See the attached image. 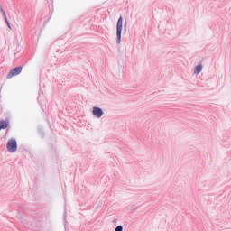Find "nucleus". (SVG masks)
Masks as SVG:
<instances>
[{"label": "nucleus", "instance_id": "9d476101", "mask_svg": "<svg viewBox=\"0 0 231 231\" xmlns=\"http://www.w3.org/2000/svg\"><path fill=\"white\" fill-rule=\"evenodd\" d=\"M9 30H12V26L10 25V23H6Z\"/></svg>", "mask_w": 231, "mask_h": 231}, {"label": "nucleus", "instance_id": "6e6552de", "mask_svg": "<svg viewBox=\"0 0 231 231\" xmlns=\"http://www.w3.org/2000/svg\"><path fill=\"white\" fill-rule=\"evenodd\" d=\"M0 10H1L2 15L4 17H6V13L5 12V9H3V6H1V5H0Z\"/></svg>", "mask_w": 231, "mask_h": 231}, {"label": "nucleus", "instance_id": "f03ea898", "mask_svg": "<svg viewBox=\"0 0 231 231\" xmlns=\"http://www.w3.org/2000/svg\"><path fill=\"white\" fill-rule=\"evenodd\" d=\"M7 151L9 152H15L17 151V141L15 139H10L7 142Z\"/></svg>", "mask_w": 231, "mask_h": 231}, {"label": "nucleus", "instance_id": "f257e3e1", "mask_svg": "<svg viewBox=\"0 0 231 231\" xmlns=\"http://www.w3.org/2000/svg\"><path fill=\"white\" fill-rule=\"evenodd\" d=\"M124 28V18L120 16L116 23V42L120 44L122 42V30Z\"/></svg>", "mask_w": 231, "mask_h": 231}, {"label": "nucleus", "instance_id": "7ed1b4c3", "mask_svg": "<svg viewBox=\"0 0 231 231\" xmlns=\"http://www.w3.org/2000/svg\"><path fill=\"white\" fill-rule=\"evenodd\" d=\"M21 71H23V67H16L10 70V72L6 76V79H12L13 77H17V75H20Z\"/></svg>", "mask_w": 231, "mask_h": 231}, {"label": "nucleus", "instance_id": "39448f33", "mask_svg": "<svg viewBox=\"0 0 231 231\" xmlns=\"http://www.w3.org/2000/svg\"><path fill=\"white\" fill-rule=\"evenodd\" d=\"M203 71V65L199 64L195 67L194 73L195 75H199Z\"/></svg>", "mask_w": 231, "mask_h": 231}, {"label": "nucleus", "instance_id": "20e7f679", "mask_svg": "<svg viewBox=\"0 0 231 231\" xmlns=\"http://www.w3.org/2000/svg\"><path fill=\"white\" fill-rule=\"evenodd\" d=\"M92 115L96 116V118H102L104 116V110L98 106L93 107Z\"/></svg>", "mask_w": 231, "mask_h": 231}, {"label": "nucleus", "instance_id": "423d86ee", "mask_svg": "<svg viewBox=\"0 0 231 231\" xmlns=\"http://www.w3.org/2000/svg\"><path fill=\"white\" fill-rule=\"evenodd\" d=\"M8 127V122L5 120L0 121V131L1 129H6Z\"/></svg>", "mask_w": 231, "mask_h": 231}, {"label": "nucleus", "instance_id": "9b49d317", "mask_svg": "<svg viewBox=\"0 0 231 231\" xmlns=\"http://www.w3.org/2000/svg\"><path fill=\"white\" fill-rule=\"evenodd\" d=\"M125 28H127V23H125Z\"/></svg>", "mask_w": 231, "mask_h": 231}, {"label": "nucleus", "instance_id": "1a4fd4ad", "mask_svg": "<svg viewBox=\"0 0 231 231\" xmlns=\"http://www.w3.org/2000/svg\"><path fill=\"white\" fill-rule=\"evenodd\" d=\"M4 19H5V23H6V24H8V23H10V22H8V17H6V14H5V17H4Z\"/></svg>", "mask_w": 231, "mask_h": 231}, {"label": "nucleus", "instance_id": "0eeeda50", "mask_svg": "<svg viewBox=\"0 0 231 231\" xmlns=\"http://www.w3.org/2000/svg\"><path fill=\"white\" fill-rule=\"evenodd\" d=\"M115 231H124V226H117L115 229Z\"/></svg>", "mask_w": 231, "mask_h": 231}]
</instances>
